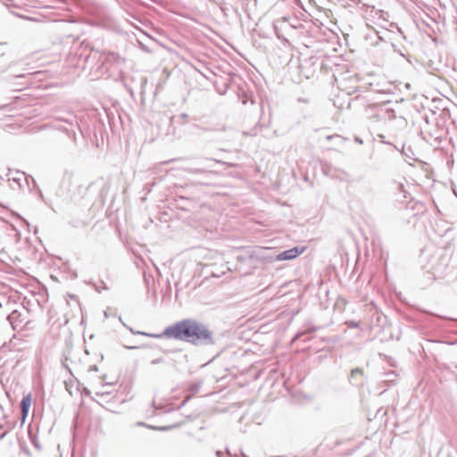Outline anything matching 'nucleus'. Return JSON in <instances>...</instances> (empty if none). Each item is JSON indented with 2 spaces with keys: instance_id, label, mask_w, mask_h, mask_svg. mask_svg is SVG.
<instances>
[{
  "instance_id": "39448f33",
  "label": "nucleus",
  "mask_w": 457,
  "mask_h": 457,
  "mask_svg": "<svg viewBox=\"0 0 457 457\" xmlns=\"http://www.w3.org/2000/svg\"><path fill=\"white\" fill-rule=\"evenodd\" d=\"M358 373H360V374H361V370H359V369H356V370H352V376H353L354 374H358Z\"/></svg>"
},
{
  "instance_id": "f03ea898",
  "label": "nucleus",
  "mask_w": 457,
  "mask_h": 457,
  "mask_svg": "<svg viewBox=\"0 0 457 457\" xmlns=\"http://www.w3.org/2000/svg\"><path fill=\"white\" fill-rule=\"evenodd\" d=\"M305 250V246H296L280 253L276 256V260L279 262L293 260L302 254Z\"/></svg>"
},
{
  "instance_id": "f257e3e1",
  "label": "nucleus",
  "mask_w": 457,
  "mask_h": 457,
  "mask_svg": "<svg viewBox=\"0 0 457 457\" xmlns=\"http://www.w3.org/2000/svg\"><path fill=\"white\" fill-rule=\"evenodd\" d=\"M168 338L195 342L200 338V326L196 321L184 320L168 327L163 331Z\"/></svg>"
},
{
  "instance_id": "20e7f679",
  "label": "nucleus",
  "mask_w": 457,
  "mask_h": 457,
  "mask_svg": "<svg viewBox=\"0 0 457 457\" xmlns=\"http://www.w3.org/2000/svg\"><path fill=\"white\" fill-rule=\"evenodd\" d=\"M201 335H202V341L204 339L211 342L212 341V333L209 332L208 330H203L202 329V332H201Z\"/></svg>"
},
{
  "instance_id": "7ed1b4c3",
  "label": "nucleus",
  "mask_w": 457,
  "mask_h": 457,
  "mask_svg": "<svg viewBox=\"0 0 457 457\" xmlns=\"http://www.w3.org/2000/svg\"><path fill=\"white\" fill-rule=\"evenodd\" d=\"M31 404H32V395H31V394H28L27 395H25L22 398L21 403V422L22 423H24V421L28 416L29 410Z\"/></svg>"
}]
</instances>
